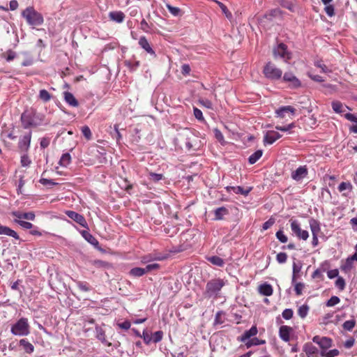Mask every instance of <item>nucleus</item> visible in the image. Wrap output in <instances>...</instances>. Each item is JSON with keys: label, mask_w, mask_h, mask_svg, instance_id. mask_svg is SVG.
Instances as JSON below:
<instances>
[{"label": "nucleus", "mask_w": 357, "mask_h": 357, "mask_svg": "<svg viewBox=\"0 0 357 357\" xmlns=\"http://www.w3.org/2000/svg\"><path fill=\"white\" fill-rule=\"evenodd\" d=\"M219 6L220 7L222 11L223 12V13L226 15V17L227 18H230L231 17V13L229 12V10H227V7L223 4L221 2H218Z\"/></svg>", "instance_id": "13d9d810"}, {"label": "nucleus", "mask_w": 357, "mask_h": 357, "mask_svg": "<svg viewBox=\"0 0 357 357\" xmlns=\"http://www.w3.org/2000/svg\"><path fill=\"white\" fill-rule=\"evenodd\" d=\"M307 174V170L305 167H300L292 172L291 177L294 180L299 181Z\"/></svg>", "instance_id": "ddd939ff"}, {"label": "nucleus", "mask_w": 357, "mask_h": 357, "mask_svg": "<svg viewBox=\"0 0 357 357\" xmlns=\"http://www.w3.org/2000/svg\"><path fill=\"white\" fill-rule=\"evenodd\" d=\"M304 287H305L304 284L301 283V282L296 283L295 284V287H294L296 294L298 296L301 295Z\"/></svg>", "instance_id": "6e6d98bb"}, {"label": "nucleus", "mask_w": 357, "mask_h": 357, "mask_svg": "<svg viewBox=\"0 0 357 357\" xmlns=\"http://www.w3.org/2000/svg\"><path fill=\"white\" fill-rule=\"evenodd\" d=\"M225 282L221 279H214L207 283L206 291L208 294H216L224 286Z\"/></svg>", "instance_id": "0eeeda50"}, {"label": "nucleus", "mask_w": 357, "mask_h": 357, "mask_svg": "<svg viewBox=\"0 0 357 357\" xmlns=\"http://www.w3.org/2000/svg\"><path fill=\"white\" fill-rule=\"evenodd\" d=\"M130 274L134 277H140V276H142L143 275L146 274V273L144 271V268H143L136 267V268H132L130 271Z\"/></svg>", "instance_id": "473e14b6"}, {"label": "nucleus", "mask_w": 357, "mask_h": 357, "mask_svg": "<svg viewBox=\"0 0 357 357\" xmlns=\"http://www.w3.org/2000/svg\"><path fill=\"white\" fill-rule=\"evenodd\" d=\"M82 132L83 134V135L88 139H91V130L90 128L85 126H83L82 128Z\"/></svg>", "instance_id": "09e8293b"}, {"label": "nucleus", "mask_w": 357, "mask_h": 357, "mask_svg": "<svg viewBox=\"0 0 357 357\" xmlns=\"http://www.w3.org/2000/svg\"><path fill=\"white\" fill-rule=\"evenodd\" d=\"M338 190L340 192L351 191L352 190V185L349 182H342L338 186Z\"/></svg>", "instance_id": "79ce46f5"}, {"label": "nucleus", "mask_w": 357, "mask_h": 357, "mask_svg": "<svg viewBox=\"0 0 357 357\" xmlns=\"http://www.w3.org/2000/svg\"><path fill=\"white\" fill-rule=\"evenodd\" d=\"M262 153H263L261 150H258L255 151L249 157V162L250 164H255L261 157Z\"/></svg>", "instance_id": "72a5a7b5"}, {"label": "nucleus", "mask_w": 357, "mask_h": 357, "mask_svg": "<svg viewBox=\"0 0 357 357\" xmlns=\"http://www.w3.org/2000/svg\"><path fill=\"white\" fill-rule=\"evenodd\" d=\"M71 161V156L69 153H64L62 155L60 160L59 165L63 167H67Z\"/></svg>", "instance_id": "7c9ffc66"}, {"label": "nucleus", "mask_w": 357, "mask_h": 357, "mask_svg": "<svg viewBox=\"0 0 357 357\" xmlns=\"http://www.w3.org/2000/svg\"><path fill=\"white\" fill-rule=\"evenodd\" d=\"M149 176L150 180L155 181V182L160 181L163 178L162 174H155V173H152V172L149 173Z\"/></svg>", "instance_id": "8fccbe9b"}, {"label": "nucleus", "mask_w": 357, "mask_h": 357, "mask_svg": "<svg viewBox=\"0 0 357 357\" xmlns=\"http://www.w3.org/2000/svg\"><path fill=\"white\" fill-rule=\"evenodd\" d=\"M281 137V135L276 131L270 130L267 131L265 136L264 142L265 144H272L277 139Z\"/></svg>", "instance_id": "f8f14e48"}, {"label": "nucleus", "mask_w": 357, "mask_h": 357, "mask_svg": "<svg viewBox=\"0 0 357 357\" xmlns=\"http://www.w3.org/2000/svg\"><path fill=\"white\" fill-rule=\"evenodd\" d=\"M213 133H214L215 139L222 145H225L227 144V142L225 140L224 136L220 130H218V128H214Z\"/></svg>", "instance_id": "2f4dec72"}, {"label": "nucleus", "mask_w": 357, "mask_h": 357, "mask_svg": "<svg viewBox=\"0 0 357 357\" xmlns=\"http://www.w3.org/2000/svg\"><path fill=\"white\" fill-rule=\"evenodd\" d=\"M355 325H356V321L354 319H350V320L346 321L343 324L342 326L344 330L351 331L354 328Z\"/></svg>", "instance_id": "a19ab883"}, {"label": "nucleus", "mask_w": 357, "mask_h": 357, "mask_svg": "<svg viewBox=\"0 0 357 357\" xmlns=\"http://www.w3.org/2000/svg\"><path fill=\"white\" fill-rule=\"evenodd\" d=\"M166 7L169 10V11L171 13V14L174 16H176V17L180 16L182 14L181 9L178 7H174L169 3L166 4Z\"/></svg>", "instance_id": "e433bc0d"}, {"label": "nucleus", "mask_w": 357, "mask_h": 357, "mask_svg": "<svg viewBox=\"0 0 357 357\" xmlns=\"http://www.w3.org/2000/svg\"><path fill=\"white\" fill-rule=\"evenodd\" d=\"M344 117L348 121H350L357 123V117L355 115H354L353 114H350V113L346 114L344 115Z\"/></svg>", "instance_id": "774afa93"}, {"label": "nucleus", "mask_w": 357, "mask_h": 357, "mask_svg": "<svg viewBox=\"0 0 357 357\" xmlns=\"http://www.w3.org/2000/svg\"><path fill=\"white\" fill-rule=\"evenodd\" d=\"M293 311L291 309H285L282 312V317L287 320L290 319L293 317Z\"/></svg>", "instance_id": "4d7b16f0"}, {"label": "nucleus", "mask_w": 357, "mask_h": 357, "mask_svg": "<svg viewBox=\"0 0 357 357\" xmlns=\"http://www.w3.org/2000/svg\"><path fill=\"white\" fill-rule=\"evenodd\" d=\"M38 119H39V115L31 112H24L21 116V120L24 128L39 125L40 121H37Z\"/></svg>", "instance_id": "423d86ee"}, {"label": "nucleus", "mask_w": 357, "mask_h": 357, "mask_svg": "<svg viewBox=\"0 0 357 357\" xmlns=\"http://www.w3.org/2000/svg\"><path fill=\"white\" fill-rule=\"evenodd\" d=\"M276 237L281 242V243H287L288 241L287 236L284 234V232L282 230H279L276 233Z\"/></svg>", "instance_id": "a18cd8bd"}, {"label": "nucleus", "mask_w": 357, "mask_h": 357, "mask_svg": "<svg viewBox=\"0 0 357 357\" xmlns=\"http://www.w3.org/2000/svg\"><path fill=\"white\" fill-rule=\"evenodd\" d=\"M27 23L33 26H40L43 23V17L33 7H28L22 13Z\"/></svg>", "instance_id": "f257e3e1"}, {"label": "nucleus", "mask_w": 357, "mask_h": 357, "mask_svg": "<svg viewBox=\"0 0 357 357\" xmlns=\"http://www.w3.org/2000/svg\"><path fill=\"white\" fill-rule=\"evenodd\" d=\"M332 108L335 113L341 114L345 112V109H349L348 107L344 105L339 101L332 102Z\"/></svg>", "instance_id": "5701e85b"}, {"label": "nucleus", "mask_w": 357, "mask_h": 357, "mask_svg": "<svg viewBox=\"0 0 357 357\" xmlns=\"http://www.w3.org/2000/svg\"><path fill=\"white\" fill-rule=\"evenodd\" d=\"M39 98L43 102H48L50 100L52 96L47 90L42 89L39 91Z\"/></svg>", "instance_id": "f704fd0d"}, {"label": "nucleus", "mask_w": 357, "mask_h": 357, "mask_svg": "<svg viewBox=\"0 0 357 357\" xmlns=\"http://www.w3.org/2000/svg\"><path fill=\"white\" fill-rule=\"evenodd\" d=\"M273 54L275 58L280 57L287 61L291 59V54L287 51V46L280 43L273 50Z\"/></svg>", "instance_id": "6e6552de"}, {"label": "nucleus", "mask_w": 357, "mask_h": 357, "mask_svg": "<svg viewBox=\"0 0 357 357\" xmlns=\"http://www.w3.org/2000/svg\"><path fill=\"white\" fill-rule=\"evenodd\" d=\"M245 342L246 347L248 348H250L252 346L263 344L265 343V341L264 340H259L258 338L254 337V338H252V339L250 338L249 340H248L246 342Z\"/></svg>", "instance_id": "c85d7f7f"}, {"label": "nucleus", "mask_w": 357, "mask_h": 357, "mask_svg": "<svg viewBox=\"0 0 357 357\" xmlns=\"http://www.w3.org/2000/svg\"><path fill=\"white\" fill-rule=\"evenodd\" d=\"M199 102L202 105H203L204 107H205L208 109L212 108V102L208 100L201 99V100H199Z\"/></svg>", "instance_id": "69168bd1"}, {"label": "nucleus", "mask_w": 357, "mask_h": 357, "mask_svg": "<svg viewBox=\"0 0 357 357\" xmlns=\"http://www.w3.org/2000/svg\"><path fill=\"white\" fill-rule=\"evenodd\" d=\"M274 222H275L274 219H273V218L269 219L268 221H266V222L264 223L263 229L264 230L268 229L274 224Z\"/></svg>", "instance_id": "338daca9"}, {"label": "nucleus", "mask_w": 357, "mask_h": 357, "mask_svg": "<svg viewBox=\"0 0 357 357\" xmlns=\"http://www.w3.org/2000/svg\"><path fill=\"white\" fill-rule=\"evenodd\" d=\"M31 160L29 157L26 155L22 156L21 158V164L23 167H27L30 165Z\"/></svg>", "instance_id": "e2e57ef3"}, {"label": "nucleus", "mask_w": 357, "mask_h": 357, "mask_svg": "<svg viewBox=\"0 0 357 357\" xmlns=\"http://www.w3.org/2000/svg\"><path fill=\"white\" fill-rule=\"evenodd\" d=\"M139 45L149 54L155 56V52L151 48L146 38L144 36L141 37L139 40Z\"/></svg>", "instance_id": "2eb2a0df"}, {"label": "nucleus", "mask_w": 357, "mask_h": 357, "mask_svg": "<svg viewBox=\"0 0 357 357\" xmlns=\"http://www.w3.org/2000/svg\"><path fill=\"white\" fill-rule=\"evenodd\" d=\"M194 115L196 117V119H197L198 120H199V121L204 120V116H203L202 111L196 107L194 108Z\"/></svg>", "instance_id": "680f3d73"}, {"label": "nucleus", "mask_w": 357, "mask_h": 357, "mask_svg": "<svg viewBox=\"0 0 357 357\" xmlns=\"http://www.w3.org/2000/svg\"><path fill=\"white\" fill-rule=\"evenodd\" d=\"M312 341L317 344L322 350H326L332 347V340L327 337H319L316 335L313 337Z\"/></svg>", "instance_id": "1a4fd4ad"}, {"label": "nucleus", "mask_w": 357, "mask_h": 357, "mask_svg": "<svg viewBox=\"0 0 357 357\" xmlns=\"http://www.w3.org/2000/svg\"><path fill=\"white\" fill-rule=\"evenodd\" d=\"M340 300L337 296H332L326 303L328 307H333L340 303Z\"/></svg>", "instance_id": "49530a36"}, {"label": "nucleus", "mask_w": 357, "mask_h": 357, "mask_svg": "<svg viewBox=\"0 0 357 357\" xmlns=\"http://www.w3.org/2000/svg\"><path fill=\"white\" fill-rule=\"evenodd\" d=\"M16 222H17L21 227H22L24 229H31L33 227V225L31 222H26L22 220H15Z\"/></svg>", "instance_id": "864d4df0"}, {"label": "nucleus", "mask_w": 357, "mask_h": 357, "mask_svg": "<svg viewBox=\"0 0 357 357\" xmlns=\"http://www.w3.org/2000/svg\"><path fill=\"white\" fill-rule=\"evenodd\" d=\"M264 74L266 77L271 79H280L282 75V71L277 68L273 63H268L264 68Z\"/></svg>", "instance_id": "7ed1b4c3"}, {"label": "nucleus", "mask_w": 357, "mask_h": 357, "mask_svg": "<svg viewBox=\"0 0 357 357\" xmlns=\"http://www.w3.org/2000/svg\"><path fill=\"white\" fill-rule=\"evenodd\" d=\"M309 307L307 305H303L299 307L298 310V314L301 318H305L308 313Z\"/></svg>", "instance_id": "58836bf2"}, {"label": "nucleus", "mask_w": 357, "mask_h": 357, "mask_svg": "<svg viewBox=\"0 0 357 357\" xmlns=\"http://www.w3.org/2000/svg\"><path fill=\"white\" fill-rule=\"evenodd\" d=\"M353 261H351V259L348 257L344 264L342 265L341 266V269L344 271V272H349L350 271L352 268H353Z\"/></svg>", "instance_id": "c9c22d12"}, {"label": "nucleus", "mask_w": 357, "mask_h": 357, "mask_svg": "<svg viewBox=\"0 0 357 357\" xmlns=\"http://www.w3.org/2000/svg\"><path fill=\"white\" fill-rule=\"evenodd\" d=\"M11 333L15 335L26 336L30 333V327L27 319L21 318L11 327Z\"/></svg>", "instance_id": "f03ea898"}, {"label": "nucleus", "mask_w": 357, "mask_h": 357, "mask_svg": "<svg viewBox=\"0 0 357 357\" xmlns=\"http://www.w3.org/2000/svg\"><path fill=\"white\" fill-rule=\"evenodd\" d=\"M141 337L143 338L146 344H149L152 341V336H151L146 331L143 332V334Z\"/></svg>", "instance_id": "0e129e2a"}, {"label": "nucleus", "mask_w": 357, "mask_h": 357, "mask_svg": "<svg viewBox=\"0 0 357 357\" xmlns=\"http://www.w3.org/2000/svg\"><path fill=\"white\" fill-rule=\"evenodd\" d=\"M230 190H233V192H235L236 194H241L246 196L251 190V188H249L247 189H244L240 186L228 187L227 190L229 191Z\"/></svg>", "instance_id": "cd10ccee"}, {"label": "nucleus", "mask_w": 357, "mask_h": 357, "mask_svg": "<svg viewBox=\"0 0 357 357\" xmlns=\"http://www.w3.org/2000/svg\"><path fill=\"white\" fill-rule=\"evenodd\" d=\"M345 281L342 277H337L335 281V286L340 290H343L345 288Z\"/></svg>", "instance_id": "de8ad7c7"}, {"label": "nucleus", "mask_w": 357, "mask_h": 357, "mask_svg": "<svg viewBox=\"0 0 357 357\" xmlns=\"http://www.w3.org/2000/svg\"><path fill=\"white\" fill-rule=\"evenodd\" d=\"M109 16L112 20L119 23L122 22L125 17L124 14L121 11L111 12L109 13Z\"/></svg>", "instance_id": "b1692460"}, {"label": "nucleus", "mask_w": 357, "mask_h": 357, "mask_svg": "<svg viewBox=\"0 0 357 357\" xmlns=\"http://www.w3.org/2000/svg\"><path fill=\"white\" fill-rule=\"evenodd\" d=\"M19 344L27 354H31L34 351L33 345L25 339L20 340Z\"/></svg>", "instance_id": "412c9836"}, {"label": "nucleus", "mask_w": 357, "mask_h": 357, "mask_svg": "<svg viewBox=\"0 0 357 357\" xmlns=\"http://www.w3.org/2000/svg\"><path fill=\"white\" fill-rule=\"evenodd\" d=\"M294 126H295L294 123H290V124L287 125V126H276L275 128L278 130L286 132V131H288L290 129L294 128Z\"/></svg>", "instance_id": "052dcab7"}, {"label": "nucleus", "mask_w": 357, "mask_h": 357, "mask_svg": "<svg viewBox=\"0 0 357 357\" xmlns=\"http://www.w3.org/2000/svg\"><path fill=\"white\" fill-rule=\"evenodd\" d=\"M13 215L19 220L26 219L29 220H33L35 219V214L33 212L21 213L19 211H16L13 212Z\"/></svg>", "instance_id": "6ab92c4d"}, {"label": "nucleus", "mask_w": 357, "mask_h": 357, "mask_svg": "<svg viewBox=\"0 0 357 357\" xmlns=\"http://www.w3.org/2000/svg\"><path fill=\"white\" fill-rule=\"evenodd\" d=\"M339 275V271L337 269L330 270L327 272V275L330 279H333L335 278H337Z\"/></svg>", "instance_id": "bf43d9fd"}, {"label": "nucleus", "mask_w": 357, "mask_h": 357, "mask_svg": "<svg viewBox=\"0 0 357 357\" xmlns=\"http://www.w3.org/2000/svg\"><path fill=\"white\" fill-rule=\"evenodd\" d=\"M66 214L70 218H71L72 220H73L74 221H75L76 222L79 224L81 226H82L84 227H87L86 222L84 218L82 215H80L75 211H67L66 212Z\"/></svg>", "instance_id": "9d476101"}, {"label": "nucleus", "mask_w": 357, "mask_h": 357, "mask_svg": "<svg viewBox=\"0 0 357 357\" xmlns=\"http://www.w3.org/2000/svg\"><path fill=\"white\" fill-rule=\"evenodd\" d=\"M96 337H97V338L99 340H100L101 342H105L106 340H105V331L101 328H100V327H96Z\"/></svg>", "instance_id": "37998d69"}, {"label": "nucleus", "mask_w": 357, "mask_h": 357, "mask_svg": "<svg viewBox=\"0 0 357 357\" xmlns=\"http://www.w3.org/2000/svg\"><path fill=\"white\" fill-rule=\"evenodd\" d=\"M310 227L312 235H318L320 231V225L317 220L314 219H310L309 221Z\"/></svg>", "instance_id": "393cba45"}, {"label": "nucleus", "mask_w": 357, "mask_h": 357, "mask_svg": "<svg viewBox=\"0 0 357 357\" xmlns=\"http://www.w3.org/2000/svg\"><path fill=\"white\" fill-rule=\"evenodd\" d=\"M208 260L213 264L218 266H222L224 264L223 260L217 256H213L208 258Z\"/></svg>", "instance_id": "4c0bfd02"}, {"label": "nucleus", "mask_w": 357, "mask_h": 357, "mask_svg": "<svg viewBox=\"0 0 357 357\" xmlns=\"http://www.w3.org/2000/svg\"><path fill=\"white\" fill-rule=\"evenodd\" d=\"M228 213V210L225 207H220L214 211L215 220H222L223 217Z\"/></svg>", "instance_id": "bb28decb"}, {"label": "nucleus", "mask_w": 357, "mask_h": 357, "mask_svg": "<svg viewBox=\"0 0 357 357\" xmlns=\"http://www.w3.org/2000/svg\"><path fill=\"white\" fill-rule=\"evenodd\" d=\"M293 332V328L288 326H282L279 329V336L284 342L290 340L291 335Z\"/></svg>", "instance_id": "9b49d317"}, {"label": "nucleus", "mask_w": 357, "mask_h": 357, "mask_svg": "<svg viewBox=\"0 0 357 357\" xmlns=\"http://www.w3.org/2000/svg\"><path fill=\"white\" fill-rule=\"evenodd\" d=\"M0 235H6L12 236L15 239H19L17 234L14 230L6 226L0 225Z\"/></svg>", "instance_id": "dca6fc26"}, {"label": "nucleus", "mask_w": 357, "mask_h": 357, "mask_svg": "<svg viewBox=\"0 0 357 357\" xmlns=\"http://www.w3.org/2000/svg\"><path fill=\"white\" fill-rule=\"evenodd\" d=\"M287 259V255L284 252H280L276 256V259H277L278 262L280 264H283V263L286 262Z\"/></svg>", "instance_id": "3c124183"}, {"label": "nucleus", "mask_w": 357, "mask_h": 357, "mask_svg": "<svg viewBox=\"0 0 357 357\" xmlns=\"http://www.w3.org/2000/svg\"><path fill=\"white\" fill-rule=\"evenodd\" d=\"M159 268H160V265L158 264H157V263H152V264H148L144 268V271H145V273H149V272H152L153 271L158 270Z\"/></svg>", "instance_id": "c03bdc74"}, {"label": "nucleus", "mask_w": 357, "mask_h": 357, "mask_svg": "<svg viewBox=\"0 0 357 357\" xmlns=\"http://www.w3.org/2000/svg\"><path fill=\"white\" fill-rule=\"evenodd\" d=\"M283 79L285 82H289L293 87L299 86L301 84L300 81L290 73H286L284 75Z\"/></svg>", "instance_id": "4468645a"}, {"label": "nucleus", "mask_w": 357, "mask_h": 357, "mask_svg": "<svg viewBox=\"0 0 357 357\" xmlns=\"http://www.w3.org/2000/svg\"><path fill=\"white\" fill-rule=\"evenodd\" d=\"M163 333L162 331H157L152 335V341L158 342L162 339Z\"/></svg>", "instance_id": "603ef678"}, {"label": "nucleus", "mask_w": 357, "mask_h": 357, "mask_svg": "<svg viewBox=\"0 0 357 357\" xmlns=\"http://www.w3.org/2000/svg\"><path fill=\"white\" fill-rule=\"evenodd\" d=\"M272 286L269 284L264 283L259 287V292L264 296H269L273 294Z\"/></svg>", "instance_id": "f3484780"}, {"label": "nucleus", "mask_w": 357, "mask_h": 357, "mask_svg": "<svg viewBox=\"0 0 357 357\" xmlns=\"http://www.w3.org/2000/svg\"><path fill=\"white\" fill-rule=\"evenodd\" d=\"M82 235L89 243L94 245L98 244V241L87 231H82Z\"/></svg>", "instance_id": "c756f323"}, {"label": "nucleus", "mask_w": 357, "mask_h": 357, "mask_svg": "<svg viewBox=\"0 0 357 357\" xmlns=\"http://www.w3.org/2000/svg\"><path fill=\"white\" fill-rule=\"evenodd\" d=\"M324 10H325V12L326 13V14L330 17L333 16L335 14L334 6L333 5H331V4L326 5Z\"/></svg>", "instance_id": "5fc2aeb1"}, {"label": "nucleus", "mask_w": 357, "mask_h": 357, "mask_svg": "<svg viewBox=\"0 0 357 357\" xmlns=\"http://www.w3.org/2000/svg\"><path fill=\"white\" fill-rule=\"evenodd\" d=\"M296 109L292 106H283L275 110L276 117L281 119H291L295 115Z\"/></svg>", "instance_id": "39448f33"}, {"label": "nucleus", "mask_w": 357, "mask_h": 357, "mask_svg": "<svg viewBox=\"0 0 357 357\" xmlns=\"http://www.w3.org/2000/svg\"><path fill=\"white\" fill-rule=\"evenodd\" d=\"M64 98L66 102L69 104L70 106L77 107L78 105V102L74 96L69 92L64 93Z\"/></svg>", "instance_id": "a878e982"}, {"label": "nucleus", "mask_w": 357, "mask_h": 357, "mask_svg": "<svg viewBox=\"0 0 357 357\" xmlns=\"http://www.w3.org/2000/svg\"><path fill=\"white\" fill-rule=\"evenodd\" d=\"M257 328L256 326H252L250 330L245 331L243 335L241 337L240 340L242 342H246L251 337H253L257 334Z\"/></svg>", "instance_id": "aec40b11"}, {"label": "nucleus", "mask_w": 357, "mask_h": 357, "mask_svg": "<svg viewBox=\"0 0 357 357\" xmlns=\"http://www.w3.org/2000/svg\"><path fill=\"white\" fill-rule=\"evenodd\" d=\"M291 229L293 233L300 239L306 241L309 237V233L306 230H303L301 228V224L297 220L290 219L289 220Z\"/></svg>", "instance_id": "20e7f679"}, {"label": "nucleus", "mask_w": 357, "mask_h": 357, "mask_svg": "<svg viewBox=\"0 0 357 357\" xmlns=\"http://www.w3.org/2000/svg\"><path fill=\"white\" fill-rule=\"evenodd\" d=\"M303 351L307 355V356H312L317 354L318 349L312 343H306L303 347Z\"/></svg>", "instance_id": "4be33fe9"}, {"label": "nucleus", "mask_w": 357, "mask_h": 357, "mask_svg": "<svg viewBox=\"0 0 357 357\" xmlns=\"http://www.w3.org/2000/svg\"><path fill=\"white\" fill-rule=\"evenodd\" d=\"M31 134L29 133L23 136V137L20 139L19 146L22 150L26 151L29 149L31 142Z\"/></svg>", "instance_id": "a211bd4d"}, {"label": "nucleus", "mask_w": 357, "mask_h": 357, "mask_svg": "<svg viewBox=\"0 0 357 357\" xmlns=\"http://www.w3.org/2000/svg\"><path fill=\"white\" fill-rule=\"evenodd\" d=\"M339 354V351L337 349H332L328 351L326 350H322L321 351V355L324 357H335Z\"/></svg>", "instance_id": "ea45409f"}]
</instances>
